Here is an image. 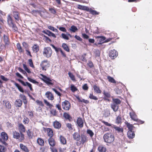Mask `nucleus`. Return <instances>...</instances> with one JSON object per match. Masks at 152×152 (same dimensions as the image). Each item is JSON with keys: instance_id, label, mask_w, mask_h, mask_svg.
Wrapping results in <instances>:
<instances>
[{"instance_id": "1", "label": "nucleus", "mask_w": 152, "mask_h": 152, "mask_svg": "<svg viewBox=\"0 0 152 152\" xmlns=\"http://www.w3.org/2000/svg\"><path fill=\"white\" fill-rule=\"evenodd\" d=\"M40 75L42 77V78H41L42 80L48 86H55V84L56 82L55 80L42 74H40Z\"/></svg>"}, {"instance_id": "2", "label": "nucleus", "mask_w": 152, "mask_h": 152, "mask_svg": "<svg viewBox=\"0 0 152 152\" xmlns=\"http://www.w3.org/2000/svg\"><path fill=\"white\" fill-rule=\"evenodd\" d=\"M13 137L18 140L20 142H22L25 140L24 135L23 133H20L16 131H14L12 132Z\"/></svg>"}, {"instance_id": "3", "label": "nucleus", "mask_w": 152, "mask_h": 152, "mask_svg": "<svg viewBox=\"0 0 152 152\" xmlns=\"http://www.w3.org/2000/svg\"><path fill=\"white\" fill-rule=\"evenodd\" d=\"M103 138L105 142L111 143L114 141L115 138L113 134L111 133H107L104 135Z\"/></svg>"}, {"instance_id": "4", "label": "nucleus", "mask_w": 152, "mask_h": 152, "mask_svg": "<svg viewBox=\"0 0 152 152\" xmlns=\"http://www.w3.org/2000/svg\"><path fill=\"white\" fill-rule=\"evenodd\" d=\"M7 22L9 26L12 28L14 31L15 32L18 31V28L15 24L13 20L10 15L7 16Z\"/></svg>"}, {"instance_id": "5", "label": "nucleus", "mask_w": 152, "mask_h": 152, "mask_svg": "<svg viewBox=\"0 0 152 152\" xmlns=\"http://www.w3.org/2000/svg\"><path fill=\"white\" fill-rule=\"evenodd\" d=\"M8 139V135L5 132H2L1 133L0 142L6 147L7 146L8 144L6 141H7Z\"/></svg>"}, {"instance_id": "6", "label": "nucleus", "mask_w": 152, "mask_h": 152, "mask_svg": "<svg viewBox=\"0 0 152 152\" xmlns=\"http://www.w3.org/2000/svg\"><path fill=\"white\" fill-rule=\"evenodd\" d=\"M42 54L43 56L46 58L50 57L52 54V51L51 48L49 47L44 48Z\"/></svg>"}, {"instance_id": "7", "label": "nucleus", "mask_w": 152, "mask_h": 152, "mask_svg": "<svg viewBox=\"0 0 152 152\" xmlns=\"http://www.w3.org/2000/svg\"><path fill=\"white\" fill-rule=\"evenodd\" d=\"M50 65L49 62L47 60H45L42 61L40 64L42 70L45 71L50 66Z\"/></svg>"}, {"instance_id": "8", "label": "nucleus", "mask_w": 152, "mask_h": 152, "mask_svg": "<svg viewBox=\"0 0 152 152\" xmlns=\"http://www.w3.org/2000/svg\"><path fill=\"white\" fill-rule=\"evenodd\" d=\"M62 107L63 109L65 110H69L71 107L70 103L67 100H65L62 102Z\"/></svg>"}, {"instance_id": "9", "label": "nucleus", "mask_w": 152, "mask_h": 152, "mask_svg": "<svg viewBox=\"0 0 152 152\" xmlns=\"http://www.w3.org/2000/svg\"><path fill=\"white\" fill-rule=\"evenodd\" d=\"M3 41L4 43V46L5 48L8 47L10 44V42L8 34H4L3 36Z\"/></svg>"}, {"instance_id": "10", "label": "nucleus", "mask_w": 152, "mask_h": 152, "mask_svg": "<svg viewBox=\"0 0 152 152\" xmlns=\"http://www.w3.org/2000/svg\"><path fill=\"white\" fill-rule=\"evenodd\" d=\"M12 15L14 18L15 20L18 21L20 20V17L19 12L13 10L12 12Z\"/></svg>"}, {"instance_id": "11", "label": "nucleus", "mask_w": 152, "mask_h": 152, "mask_svg": "<svg viewBox=\"0 0 152 152\" xmlns=\"http://www.w3.org/2000/svg\"><path fill=\"white\" fill-rule=\"evenodd\" d=\"M112 128H113L115 130V131L122 136L123 135L124 129L122 127L120 128L119 127L117 126L116 125H113Z\"/></svg>"}, {"instance_id": "12", "label": "nucleus", "mask_w": 152, "mask_h": 152, "mask_svg": "<svg viewBox=\"0 0 152 152\" xmlns=\"http://www.w3.org/2000/svg\"><path fill=\"white\" fill-rule=\"evenodd\" d=\"M118 53L117 51L115 50H111L109 54V56L112 59H114L118 56Z\"/></svg>"}, {"instance_id": "13", "label": "nucleus", "mask_w": 152, "mask_h": 152, "mask_svg": "<svg viewBox=\"0 0 152 152\" xmlns=\"http://www.w3.org/2000/svg\"><path fill=\"white\" fill-rule=\"evenodd\" d=\"M18 80L19 82L23 86H27L29 87L30 89V90L31 91H33V89L32 87V85L30 83H28V82H25L19 79H18Z\"/></svg>"}, {"instance_id": "14", "label": "nucleus", "mask_w": 152, "mask_h": 152, "mask_svg": "<svg viewBox=\"0 0 152 152\" xmlns=\"http://www.w3.org/2000/svg\"><path fill=\"white\" fill-rule=\"evenodd\" d=\"M22 45L23 47H24L25 49H26V54L28 56H29L31 57H32V56L31 54V52L29 50L28 45L26 42H23L22 43Z\"/></svg>"}, {"instance_id": "15", "label": "nucleus", "mask_w": 152, "mask_h": 152, "mask_svg": "<svg viewBox=\"0 0 152 152\" xmlns=\"http://www.w3.org/2000/svg\"><path fill=\"white\" fill-rule=\"evenodd\" d=\"M18 127L20 133H23L25 132V127L22 123H19Z\"/></svg>"}, {"instance_id": "16", "label": "nucleus", "mask_w": 152, "mask_h": 152, "mask_svg": "<svg viewBox=\"0 0 152 152\" xmlns=\"http://www.w3.org/2000/svg\"><path fill=\"white\" fill-rule=\"evenodd\" d=\"M45 95L47 98L49 100H53L54 98L53 95L50 91H47L45 94Z\"/></svg>"}, {"instance_id": "17", "label": "nucleus", "mask_w": 152, "mask_h": 152, "mask_svg": "<svg viewBox=\"0 0 152 152\" xmlns=\"http://www.w3.org/2000/svg\"><path fill=\"white\" fill-rule=\"evenodd\" d=\"M103 94L104 95V97L103 98V99L104 100L109 101V99L108 98H110L111 97L110 93L106 92L105 90H104L103 91Z\"/></svg>"}, {"instance_id": "18", "label": "nucleus", "mask_w": 152, "mask_h": 152, "mask_svg": "<svg viewBox=\"0 0 152 152\" xmlns=\"http://www.w3.org/2000/svg\"><path fill=\"white\" fill-rule=\"evenodd\" d=\"M97 150L99 152H106L107 148L103 145L101 144L98 146Z\"/></svg>"}, {"instance_id": "19", "label": "nucleus", "mask_w": 152, "mask_h": 152, "mask_svg": "<svg viewBox=\"0 0 152 152\" xmlns=\"http://www.w3.org/2000/svg\"><path fill=\"white\" fill-rule=\"evenodd\" d=\"M77 124L78 126L82 128L83 126V121L82 119L80 117L77 118Z\"/></svg>"}, {"instance_id": "20", "label": "nucleus", "mask_w": 152, "mask_h": 152, "mask_svg": "<svg viewBox=\"0 0 152 152\" xmlns=\"http://www.w3.org/2000/svg\"><path fill=\"white\" fill-rule=\"evenodd\" d=\"M3 102L6 108L8 110L11 109V104L9 101L5 100L3 101Z\"/></svg>"}, {"instance_id": "21", "label": "nucleus", "mask_w": 152, "mask_h": 152, "mask_svg": "<svg viewBox=\"0 0 152 152\" xmlns=\"http://www.w3.org/2000/svg\"><path fill=\"white\" fill-rule=\"evenodd\" d=\"M43 32L44 33L48 35V36H52L55 38L56 37V36L51 31H50L48 30H45L43 31Z\"/></svg>"}, {"instance_id": "22", "label": "nucleus", "mask_w": 152, "mask_h": 152, "mask_svg": "<svg viewBox=\"0 0 152 152\" xmlns=\"http://www.w3.org/2000/svg\"><path fill=\"white\" fill-rule=\"evenodd\" d=\"M46 131L47 132L48 136L49 138H52L53 136V131L52 129L50 128H47Z\"/></svg>"}, {"instance_id": "23", "label": "nucleus", "mask_w": 152, "mask_h": 152, "mask_svg": "<svg viewBox=\"0 0 152 152\" xmlns=\"http://www.w3.org/2000/svg\"><path fill=\"white\" fill-rule=\"evenodd\" d=\"M97 40L99 42V44H101L104 42L105 38L103 36H96L95 37Z\"/></svg>"}, {"instance_id": "24", "label": "nucleus", "mask_w": 152, "mask_h": 152, "mask_svg": "<svg viewBox=\"0 0 152 152\" xmlns=\"http://www.w3.org/2000/svg\"><path fill=\"white\" fill-rule=\"evenodd\" d=\"M20 147L22 150L24 152H29V150L28 148L22 143L20 144Z\"/></svg>"}, {"instance_id": "25", "label": "nucleus", "mask_w": 152, "mask_h": 152, "mask_svg": "<svg viewBox=\"0 0 152 152\" xmlns=\"http://www.w3.org/2000/svg\"><path fill=\"white\" fill-rule=\"evenodd\" d=\"M53 124L54 127L55 129H59L61 128V124L57 120L54 121Z\"/></svg>"}, {"instance_id": "26", "label": "nucleus", "mask_w": 152, "mask_h": 152, "mask_svg": "<svg viewBox=\"0 0 152 152\" xmlns=\"http://www.w3.org/2000/svg\"><path fill=\"white\" fill-rule=\"evenodd\" d=\"M80 137L81 140L80 141V143H82L83 145L87 142V137L86 135L84 134H82Z\"/></svg>"}, {"instance_id": "27", "label": "nucleus", "mask_w": 152, "mask_h": 152, "mask_svg": "<svg viewBox=\"0 0 152 152\" xmlns=\"http://www.w3.org/2000/svg\"><path fill=\"white\" fill-rule=\"evenodd\" d=\"M129 115L131 118L134 121H137L136 119L137 118V116L135 112L133 111L130 112Z\"/></svg>"}, {"instance_id": "28", "label": "nucleus", "mask_w": 152, "mask_h": 152, "mask_svg": "<svg viewBox=\"0 0 152 152\" xmlns=\"http://www.w3.org/2000/svg\"><path fill=\"white\" fill-rule=\"evenodd\" d=\"M73 138L75 140L78 141L80 138V136L79 133L75 132L72 134Z\"/></svg>"}, {"instance_id": "29", "label": "nucleus", "mask_w": 152, "mask_h": 152, "mask_svg": "<svg viewBox=\"0 0 152 152\" xmlns=\"http://www.w3.org/2000/svg\"><path fill=\"white\" fill-rule=\"evenodd\" d=\"M93 88L95 92L99 94L101 93L102 91L98 86L94 85L93 86Z\"/></svg>"}, {"instance_id": "30", "label": "nucleus", "mask_w": 152, "mask_h": 152, "mask_svg": "<svg viewBox=\"0 0 152 152\" xmlns=\"http://www.w3.org/2000/svg\"><path fill=\"white\" fill-rule=\"evenodd\" d=\"M127 136L129 139H133L134 137L135 134L134 131H128L127 133Z\"/></svg>"}, {"instance_id": "31", "label": "nucleus", "mask_w": 152, "mask_h": 152, "mask_svg": "<svg viewBox=\"0 0 152 152\" xmlns=\"http://www.w3.org/2000/svg\"><path fill=\"white\" fill-rule=\"evenodd\" d=\"M63 116L66 119L68 120L70 122L72 121V119L71 116L67 113L65 112L64 113Z\"/></svg>"}, {"instance_id": "32", "label": "nucleus", "mask_w": 152, "mask_h": 152, "mask_svg": "<svg viewBox=\"0 0 152 152\" xmlns=\"http://www.w3.org/2000/svg\"><path fill=\"white\" fill-rule=\"evenodd\" d=\"M22 104V101L20 99H17L15 100V105L16 107H20Z\"/></svg>"}, {"instance_id": "33", "label": "nucleus", "mask_w": 152, "mask_h": 152, "mask_svg": "<svg viewBox=\"0 0 152 152\" xmlns=\"http://www.w3.org/2000/svg\"><path fill=\"white\" fill-rule=\"evenodd\" d=\"M32 48L34 53H37L39 50V47L37 44H34L32 47Z\"/></svg>"}, {"instance_id": "34", "label": "nucleus", "mask_w": 152, "mask_h": 152, "mask_svg": "<svg viewBox=\"0 0 152 152\" xmlns=\"http://www.w3.org/2000/svg\"><path fill=\"white\" fill-rule=\"evenodd\" d=\"M48 141L49 144L51 147H54L56 145V142L55 140L52 138H49L48 139Z\"/></svg>"}, {"instance_id": "35", "label": "nucleus", "mask_w": 152, "mask_h": 152, "mask_svg": "<svg viewBox=\"0 0 152 152\" xmlns=\"http://www.w3.org/2000/svg\"><path fill=\"white\" fill-rule=\"evenodd\" d=\"M59 139L61 143L62 144L65 145L66 144V140L64 137L62 135H60L59 137Z\"/></svg>"}, {"instance_id": "36", "label": "nucleus", "mask_w": 152, "mask_h": 152, "mask_svg": "<svg viewBox=\"0 0 152 152\" xmlns=\"http://www.w3.org/2000/svg\"><path fill=\"white\" fill-rule=\"evenodd\" d=\"M16 46L17 49L20 53H24V50L23 49L20 43H17Z\"/></svg>"}, {"instance_id": "37", "label": "nucleus", "mask_w": 152, "mask_h": 152, "mask_svg": "<svg viewBox=\"0 0 152 152\" xmlns=\"http://www.w3.org/2000/svg\"><path fill=\"white\" fill-rule=\"evenodd\" d=\"M125 124L129 130V131H132L133 128H134L133 125L130 124L127 121H126Z\"/></svg>"}, {"instance_id": "38", "label": "nucleus", "mask_w": 152, "mask_h": 152, "mask_svg": "<svg viewBox=\"0 0 152 152\" xmlns=\"http://www.w3.org/2000/svg\"><path fill=\"white\" fill-rule=\"evenodd\" d=\"M37 142L39 145L43 146L44 145V140L41 138H38L37 140Z\"/></svg>"}, {"instance_id": "39", "label": "nucleus", "mask_w": 152, "mask_h": 152, "mask_svg": "<svg viewBox=\"0 0 152 152\" xmlns=\"http://www.w3.org/2000/svg\"><path fill=\"white\" fill-rule=\"evenodd\" d=\"M88 12H89L91 14L93 15H98L99 14V12H97L96 10H94L91 8H88Z\"/></svg>"}, {"instance_id": "40", "label": "nucleus", "mask_w": 152, "mask_h": 152, "mask_svg": "<svg viewBox=\"0 0 152 152\" xmlns=\"http://www.w3.org/2000/svg\"><path fill=\"white\" fill-rule=\"evenodd\" d=\"M118 105L113 103L111 104V107L114 112H116L118 111Z\"/></svg>"}, {"instance_id": "41", "label": "nucleus", "mask_w": 152, "mask_h": 152, "mask_svg": "<svg viewBox=\"0 0 152 152\" xmlns=\"http://www.w3.org/2000/svg\"><path fill=\"white\" fill-rule=\"evenodd\" d=\"M111 37H113H113H112L111 38H108L107 39L105 40L106 42H108L114 38H116L117 37V34L116 33H112L111 34Z\"/></svg>"}, {"instance_id": "42", "label": "nucleus", "mask_w": 152, "mask_h": 152, "mask_svg": "<svg viewBox=\"0 0 152 152\" xmlns=\"http://www.w3.org/2000/svg\"><path fill=\"white\" fill-rule=\"evenodd\" d=\"M62 47L64 49L66 52H69L70 51L69 48L66 44L65 43H62Z\"/></svg>"}, {"instance_id": "43", "label": "nucleus", "mask_w": 152, "mask_h": 152, "mask_svg": "<svg viewBox=\"0 0 152 152\" xmlns=\"http://www.w3.org/2000/svg\"><path fill=\"white\" fill-rule=\"evenodd\" d=\"M77 8L79 9L83 10H86L87 11L89 7L86 6L78 5L77 6Z\"/></svg>"}, {"instance_id": "44", "label": "nucleus", "mask_w": 152, "mask_h": 152, "mask_svg": "<svg viewBox=\"0 0 152 152\" xmlns=\"http://www.w3.org/2000/svg\"><path fill=\"white\" fill-rule=\"evenodd\" d=\"M121 121L122 118L121 115H119L116 118L115 123L118 124H121L122 122Z\"/></svg>"}, {"instance_id": "45", "label": "nucleus", "mask_w": 152, "mask_h": 152, "mask_svg": "<svg viewBox=\"0 0 152 152\" xmlns=\"http://www.w3.org/2000/svg\"><path fill=\"white\" fill-rule=\"evenodd\" d=\"M15 85L18 88L19 91L22 93L24 92V90L23 88L20 86L18 83L15 82L14 83Z\"/></svg>"}, {"instance_id": "46", "label": "nucleus", "mask_w": 152, "mask_h": 152, "mask_svg": "<svg viewBox=\"0 0 152 152\" xmlns=\"http://www.w3.org/2000/svg\"><path fill=\"white\" fill-rule=\"evenodd\" d=\"M69 30L71 32L74 33L78 30V29L76 26L72 25L69 28Z\"/></svg>"}, {"instance_id": "47", "label": "nucleus", "mask_w": 152, "mask_h": 152, "mask_svg": "<svg viewBox=\"0 0 152 152\" xmlns=\"http://www.w3.org/2000/svg\"><path fill=\"white\" fill-rule=\"evenodd\" d=\"M113 103L115 104L119 105L120 104L121 101L120 100L118 99H113Z\"/></svg>"}, {"instance_id": "48", "label": "nucleus", "mask_w": 152, "mask_h": 152, "mask_svg": "<svg viewBox=\"0 0 152 152\" xmlns=\"http://www.w3.org/2000/svg\"><path fill=\"white\" fill-rule=\"evenodd\" d=\"M107 79L108 80V81L111 83H116V81L115 79L113 77L110 76H108L107 77Z\"/></svg>"}, {"instance_id": "49", "label": "nucleus", "mask_w": 152, "mask_h": 152, "mask_svg": "<svg viewBox=\"0 0 152 152\" xmlns=\"http://www.w3.org/2000/svg\"><path fill=\"white\" fill-rule=\"evenodd\" d=\"M89 98L92 99H94L95 100H98V98L95 96H94L93 95V93L92 92L89 94Z\"/></svg>"}, {"instance_id": "50", "label": "nucleus", "mask_w": 152, "mask_h": 152, "mask_svg": "<svg viewBox=\"0 0 152 152\" xmlns=\"http://www.w3.org/2000/svg\"><path fill=\"white\" fill-rule=\"evenodd\" d=\"M68 75L69 77L73 81H75L76 80L75 79V76L73 75L70 72H68Z\"/></svg>"}, {"instance_id": "51", "label": "nucleus", "mask_w": 152, "mask_h": 152, "mask_svg": "<svg viewBox=\"0 0 152 152\" xmlns=\"http://www.w3.org/2000/svg\"><path fill=\"white\" fill-rule=\"evenodd\" d=\"M27 79L30 82L34 84H38L39 83V82H38L28 77H27Z\"/></svg>"}, {"instance_id": "52", "label": "nucleus", "mask_w": 152, "mask_h": 152, "mask_svg": "<svg viewBox=\"0 0 152 152\" xmlns=\"http://www.w3.org/2000/svg\"><path fill=\"white\" fill-rule=\"evenodd\" d=\"M51 46L53 47V48L55 50L56 53H58L59 52H60L61 50L62 49L60 48H58L55 47L54 45L51 44Z\"/></svg>"}, {"instance_id": "53", "label": "nucleus", "mask_w": 152, "mask_h": 152, "mask_svg": "<svg viewBox=\"0 0 152 152\" xmlns=\"http://www.w3.org/2000/svg\"><path fill=\"white\" fill-rule=\"evenodd\" d=\"M87 65L90 68H92L94 67V65L92 61H89L87 64Z\"/></svg>"}, {"instance_id": "54", "label": "nucleus", "mask_w": 152, "mask_h": 152, "mask_svg": "<svg viewBox=\"0 0 152 152\" xmlns=\"http://www.w3.org/2000/svg\"><path fill=\"white\" fill-rule=\"evenodd\" d=\"M87 133L89 134L91 137H93L94 135V133L90 129H87Z\"/></svg>"}, {"instance_id": "55", "label": "nucleus", "mask_w": 152, "mask_h": 152, "mask_svg": "<svg viewBox=\"0 0 152 152\" xmlns=\"http://www.w3.org/2000/svg\"><path fill=\"white\" fill-rule=\"evenodd\" d=\"M44 102L45 104L49 107V108H51L53 106V105L50 104L46 100L44 99Z\"/></svg>"}, {"instance_id": "56", "label": "nucleus", "mask_w": 152, "mask_h": 152, "mask_svg": "<svg viewBox=\"0 0 152 152\" xmlns=\"http://www.w3.org/2000/svg\"><path fill=\"white\" fill-rule=\"evenodd\" d=\"M61 37L62 38L65 40H68L69 39V38L68 36L64 33H63L61 34Z\"/></svg>"}, {"instance_id": "57", "label": "nucleus", "mask_w": 152, "mask_h": 152, "mask_svg": "<svg viewBox=\"0 0 152 152\" xmlns=\"http://www.w3.org/2000/svg\"><path fill=\"white\" fill-rule=\"evenodd\" d=\"M7 150L6 148L4 146L0 145V152H5Z\"/></svg>"}, {"instance_id": "58", "label": "nucleus", "mask_w": 152, "mask_h": 152, "mask_svg": "<svg viewBox=\"0 0 152 152\" xmlns=\"http://www.w3.org/2000/svg\"><path fill=\"white\" fill-rule=\"evenodd\" d=\"M23 67L25 70L28 73H31V72L30 70L28 68L26 65L25 64H23Z\"/></svg>"}, {"instance_id": "59", "label": "nucleus", "mask_w": 152, "mask_h": 152, "mask_svg": "<svg viewBox=\"0 0 152 152\" xmlns=\"http://www.w3.org/2000/svg\"><path fill=\"white\" fill-rule=\"evenodd\" d=\"M29 119L27 117H25L24 118L23 122L24 124H27L29 123Z\"/></svg>"}, {"instance_id": "60", "label": "nucleus", "mask_w": 152, "mask_h": 152, "mask_svg": "<svg viewBox=\"0 0 152 152\" xmlns=\"http://www.w3.org/2000/svg\"><path fill=\"white\" fill-rule=\"evenodd\" d=\"M70 88L71 90L73 92H74L77 90V88L74 85H71Z\"/></svg>"}, {"instance_id": "61", "label": "nucleus", "mask_w": 152, "mask_h": 152, "mask_svg": "<svg viewBox=\"0 0 152 152\" xmlns=\"http://www.w3.org/2000/svg\"><path fill=\"white\" fill-rule=\"evenodd\" d=\"M66 126L70 130H72L73 129L72 125L70 123L66 124Z\"/></svg>"}, {"instance_id": "62", "label": "nucleus", "mask_w": 152, "mask_h": 152, "mask_svg": "<svg viewBox=\"0 0 152 152\" xmlns=\"http://www.w3.org/2000/svg\"><path fill=\"white\" fill-rule=\"evenodd\" d=\"M52 90L55 92L56 94L60 97L61 96V94L56 89L54 88H52Z\"/></svg>"}, {"instance_id": "63", "label": "nucleus", "mask_w": 152, "mask_h": 152, "mask_svg": "<svg viewBox=\"0 0 152 152\" xmlns=\"http://www.w3.org/2000/svg\"><path fill=\"white\" fill-rule=\"evenodd\" d=\"M50 113L54 116H56L57 115V112L55 109H52L50 111Z\"/></svg>"}, {"instance_id": "64", "label": "nucleus", "mask_w": 152, "mask_h": 152, "mask_svg": "<svg viewBox=\"0 0 152 152\" xmlns=\"http://www.w3.org/2000/svg\"><path fill=\"white\" fill-rule=\"evenodd\" d=\"M83 89L85 91H87L88 89V87L87 84H84L82 86Z\"/></svg>"}]
</instances>
